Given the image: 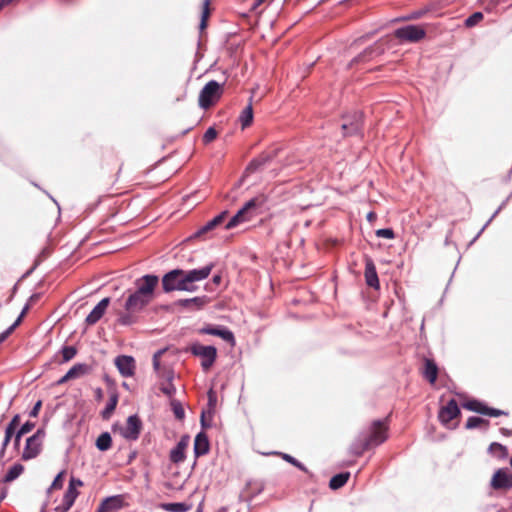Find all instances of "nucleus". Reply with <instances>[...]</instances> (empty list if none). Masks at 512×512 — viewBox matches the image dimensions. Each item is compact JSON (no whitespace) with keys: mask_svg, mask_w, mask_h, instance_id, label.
Returning a JSON list of instances; mask_svg holds the SVG:
<instances>
[{"mask_svg":"<svg viewBox=\"0 0 512 512\" xmlns=\"http://www.w3.org/2000/svg\"><path fill=\"white\" fill-rule=\"evenodd\" d=\"M377 237L393 239L395 238V233L391 228L378 229L376 232Z\"/></svg>","mask_w":512,"mask_h":512,"instance_id":"47","label":"nucleus"},{"mask_svg":"<svg viewBox=\"0 0 512 512\" xmlns=\"http://www.w3.org/2000/svg\"><path fill=\"white\" fill-rule=\"evenodd\" d=\"M462 407L469 411H473V412H476V413H479L482 415H487L490 417H499V416H507L508 415V412H506V411L488 407L484 403H482L478 400H475V399L464 402L462 404Z\"/></svg>","mask_w":512,"mask_h":512,"instance_id":"11","label":"nucleus"},{"mask_svg":"<svg viewBox=\"0 0 512 512\" xmlns=\"http://www.w3.org/2000/svg\"><path fill=\"white\" fill-rule=\"evenodd\" d=\"M11 1H12V0H1V1H0V9H1L4 5L8 4V3H9V2H11Z\"/></svg>","mask_w":512,"mask_h":512,"instance_id":"60","label":"nucleus"},{"mask_svg":"<svg viewBox=\"0 0 512 512\" xmlns=\"http://www.w3.org/2000/svg\"><path fill=\"white\" fill-rule=\"evenodd\" d=\"M159 278L156 275L147 274L140 278H137L134 282L135 290L139 295L144 296L150 301H153L155 297V290L158 287Z\"/></svg>","mask_w":512,"mask_h":512,"instance_id":"8","label":"nucleus"},{"mask_svg":"<svg viewBox=\"0 0 512 512\" xmlns=\"http://www.w3.org/2000/svg\"><path fill=\"white\" fill-rule=\"evenodd\" d=\"M488 426H489L488 420L480 418V417H474V416L469 417L465 424V427L467 429H474V428H478V427H483L486 429Z\"/></svg>","mask_w":512,"mask_h":512,"instance_id":"38","label":"nucleus"},{"mask_svg":"<svg viewBox=\"0 0 512 512\" xmlns=\"http://www.w3.org/2000/svg\"><path fill=\"white\" fill-rule=\"evenodd\" d=\"M500 432L505 436H512V430H509L507 428H501Z\"/></svg>","mask_w":512,"mask_h":512,"instance_id":"58","label":"nucleus"},{"mask_svg":"<svg viewBox=\"0 0 512 512\" xmlns=\"http://www.w3.org/2000/svg\"><path fill=\"white\" fill-rule=\"evenodd\" d=\"M124 506V497L122 495H115L104 499L98 506L96 512H117Z\"/></svg>","mask_w":512,"mask_h":512,"instance_id":"19","label":"nucleus"},{"mask_svg":"<svg viewBox=\"0 0 512 512\" xmlns=\"http://www.w3.org/2000/svg\"><path fill=\"white\" fill-rule=\"evenodd\" d=\"M83 485V482L80 479L71 478L69 481L68 487H72L73 489L77 490V487H81Z\"/></svg>","mask_w":512,"mask_h":512,"instance_id":"52","label":"nucleus"},{"mask_svg":"<svg viewBox=\"0 0 512 512\" xmlns=\"http://www.w3.org/2000/svg\"><path fill=\"white\" fill-rule=\"evenodd\" d=\"M89 372V367L86 364H75L68 372L62 376L57 382V385H62L70 380L80 378Z\"/></svg>","mask_w":512,"mask_h":512,"instance_id":"24","label":"nucleus"},{"mask_svg":"<svg viewBox=\"0 0 512 512\" xmlns=\"http://www.w3.org/2000/svg\"><path fill=\"white\" fill-rule=\"evenodd\" d=\"M223 94V85L211 80L200 91L198 104L202 109L215 105Z\"/></svg>","mask_w":512,"mask_h":512,"instance_id":"6","label":"nucleus"},{"mask_svg":"<svg viewBox=\"0 0 512 512\" xmlns=\"http://www.w3.org/2000/svg\"><path fill=\"white\" fill-rule=\"evenodd\" d=\"M227 213H228L227 211H224L221 214H219L218 216L214 217L212 220L208 221L201 229L198 230V232L195 234V236L199 237V236L213 230L216 226L220 225L224 221Z\"/></svg>","mask_w":512,"mask_h":512,"instance_id":"31","label":"nucleus"},{"mask_svg":"<svg viewBox=\"0 0 512 512\" xmlns=\"http://www.w3.org/2000/svg\"><path fill=\"white\" fill-rule=\"evenodd\" d=\"M213 268L211 263L200 269H173L162 277V288L166 293L175 290L194 292L197 290L195 283L206 279Z\"/></svg>","mask_w":512,"mask_h":512,"instance_id":"1","label":"nucleus"},{"mask_svg":"<svg viewBox=\"0 0 512 512\" xmlns=\"http://www.w3.org/2000/svg\"><path fill=\"white\" fill-rule=\"evenodd\" d=\"M19 424H20V415L17 414L12 418V420L10 421V423L7 425V427L5 429V438H4V441L2 444L1 453L4 452L6 446L10 442V440H11L12 436L14 435L15 430L19 426Z\"/></svg>","mask_w":512,"mask_h":512,"instance_id":"30","label":"nucleus"},{"mask_svg":"<svg viewBox=\"0 0 512 512\" xmlns=\"http://www.w3.org/2000/svg\"><path fill=\"white\" fill-rule=\"evenodd\" d=\"M210 14H211L210 0H204L201 21H200V25H199V28L201 31L206 29L207 21H208V18L210 17Z\"/></svg>","mask_w":512,"mask_h":512,"instance_id":"39","label":"nucleus"},{"mask_svg":"<svg viewBox=\"0 0 512 512\" xmlns=\"http://www.w3.org/2000/svg\"><path fill=\"white\" fill-rule=\"evenodd\" d=\"M197 512H201L200 510H198Z\"/></svg>","mask_w":512,"mask_h":512,"instance_id":"62","label":"nucleus"},{"mask_svg":"<svg viewBox=\"0 0 512 512\" xmlns=\"http://www.w3.org/2000/svg\"><path fill=\"white\" fill-rule=\"evenodd\" d=\"M114 363L123 377H132L135 374L136 364L132 356L120 355L115 358Z\"/></svg>","mask_w":512,"mask_h":512,"instance_id":"16","label":"nucleus"},{"mask_svg":"<svg viewBox=\"0 0 512 512\" xmlns=\"http://www.w3.org/2000/svg\"><path fill=\"white\" fill-rule=\"evenodd\" d=\"M264 490V483L260 480H251L247 483L244 495L247 500H251Z\"/></svg>","mask_w":512,"mask_h":512,"instance_id":"29","label":"nucleus"},{"mask_svg":"<svg viewBox=\"0 0 512 512\" xmlns=\"http://www.w3.org/2000/svg\"><path fill=\"white\" fill-rule=\"evenodd\" d=\"M494 490H509L512 488V473L507 469H498L495 471L490 482Z\"/></svg>","mask_w":512,"mask_h":512,"instance_id":"13","label":"nucleus"},{"mask_svg":"<svg viewBox=\"0 0 512 512\" xmlns=\"http://www.w3.org/2000/svg\"><path fill=\"white\" fill-rule=\"evenodd\" d=\"M267 198L264 194H259L250 199L245 205L229 220L225 228L232 229L239 224L251 221L259 214L260 208L266 203Z\"/></svg>","mask_w":512,"mask_h":512,"instance_id":"4","label":"nucleus"},{"mask_svg":"<svg viewBox=\"0 0 512 512\" xmlns=\"http://www.w3.org/2000/svg\"><path fill=\"white\" fill-rule=\"evenodd\" d=\"M109 303L110 299L108 297L103 298L86 317V324L89 326L96 324L103 317Z\"/></svg>","mask_w":512,"mask_h":512,"instance_id":"23","label":"nucleus"},{"mask_svg":"<svg viewBox=\"0 0 512 512\" xmlns=\"http://www.w3.org/2000/svg\"><path fill=\"white\" fill-rule=\"evenodd\" d=\"M22 436H23V435H20V433H18V432L15 434V439H14V446H15V448H18V447H19V445H20V440H21V437H22Z\"/></svg>","mask_w":512,"mask_h":512,"instance_id":"56","label":"nucleus"},{"mask_svg":"<svg viewBox=\"0 0 512 512\" xmlns=\"http://www.w3.org/2000/svg\"><path fill=\"white\" fill-rule=\"evenodd\" d=\"M45 436V430L40 428L35 434L26 439V444L21 455L22 460L28 461L34 459L41 453Z\"/></svg>","mask_w":512,"mask_h":512,"instance_id":"7","label":"nucleus"},{"mask_svg":"<svg viewBox=\"0 0 512 512\" xmlns=\"http://www.w3.org/2000/svg\"><path fill=\"white\" fill-rule=\"evenodd\" d=\"M222 281V276L220 274H216L213 276L212 278V282L215 284V285H219Z\"/></svg>","mask_w":512,"mask_h":512,"instance_id":"55","label":"nucleus"},{"mask_svg":"<svg viewBox=\"0 0 512 512\" xmlns=\"http://www.w3.org/2000/svg\"><path fill=\"white\" fill-rule=\"evenodd\" d=\"M438 366L433 359L424 358L422 376L430 383L435 384L438 377Z\"/></svg>","mask_w":512,"mask_h":512,"instance_id":"25","label":"nucleus"},{"mask_svg":"<svg viewBox=\"0 0 512 512\" xmlns=\"http://www.w3.org/2000/svg\"><path fill=\"white\" fill-rule=\"evenodd\" d=\"M362 118L363 115L361 112H354L351 116L344 117V122L342 124L344 136L359 133L362 128Z\"/></svg>","mask_w":512,"mask_h":512,"instance_id":"14","label":"nucleus"},{"mask_svg":"<svg viewBox=\"0 0 512 512\" xmlns=\"http://www.w3.org/2000/svg\"><path fill=\"white\" fill-rule=\"evenodd\" d=\"M190 350L193 355L202 358L201 366L205 371H208L212 367L217 357V350L214 346L194 344L191 346Z\"/></svg>","mask_w":512,"mask_h":512,"instance_id":"9","label":"nucleus"},{"mask_svg":"<svg viewBox=\"0 0 512 512\" xmlns=\"http://www.w3.org/2000/svg\"><path fill=\"white\" fill-rule=\"evenodd\" d=\"M192 302H198L199 304H206V297H194L191 299H181L178 301V304L183 307L192 306Z\"/></svg>","mask_w":512,"mask_h":512,"instance_id":"45","label":"nucleus"},{"mask_svg":"<svg viewBox=\"0 0 512 512\" xmlns=\"http://www.w3.org/2000/svg\"><path fill=\"white\" fill-rule=\"evenodd\" d=\"M61 354L62 362H68L76 356L77 349L74 346H64L61 350Z\"/></svg>","mask_w":512,"mask_h":512,"instance_id":"41","label":"nucleus"},{"mask_svg":"<svg viewBox=\"0 0 512 512\" xmlns=\"http://www.w3.org/2000/svg\"><path fill=\"white\" fill-rule=\"evenodd\" d=\"M266 0H255V4H254V8L260 6L261 4H263Z\"/></svg>","mask_w":512,"mask_h":512,"instance_id":"59","label":"nucleus"},{"mask_svg":"<svg viewBox=\"0 0 512 512\" xmlns=\"http://www.w3.org/2000/svg\"><path fill=\"white\" fill-rule=\"evenodd\" d=\"M252 97L250 98L249 104L243 109L240 115V122L242 129L249 127L253 121V107H252Z\"/></svg>","mask_w":512,"mask_h":512,"instance_id":"34","label":"nucleus"},{"mask_svg":"<svg viewBox=\"0 0 512 512\" xmlns=\"http://www.w3.org/2000/svg\"><path fill=\"white\" fill-rule=\"evenodd\" d=\"M165 353V350H158L153 355V368L157 375L164 380V382L160 385V390L162 393L171 397L176 392V388L172 383L174 373L170 368L162 367L160 364V358Z\"/></svg>","mask_w":512,"mask_h":512,"instance_id":"5","label":"nucleus"},{"mask_svg":"<svg viewBox=\"0 0 512 512\" xmlns=\"http://www.w3.org/2000/svg\"><path fill=\"white\" fill-rule=\"evenodd\" d=\"M112 446V438L108 432H104L100 434V436L96 440V447L100 451H107Z\"/></svg>","mask_w":512,"mask_h":512,"instance_id":"37","label":"nucleus"},{"mask_svg":"<svg viewBox=\"0 0 512 512\" xmlns=\"http://www.w3.org/2000/svg\"><path fill=\"white\" fill-rule=\"evenodd\" d=\"M349 478H350L349 472H343V473L336 474L330 479L329 487L332 490H337V489L343 487L347 483Z\"/></svg>","mask_w":512,"mask_h":512,"instance_id":"35","label":"nucleus"},{"mask_svg":"<svg viewBox=\"0 0 512 512\" xmlns=\"http://www.w3.org/2000/svg\"><path fill=\"white\" fill-rule=\"evenodd\" d=\"M117 404H118V393L116 392V390H113L110 394L109 402L107 403L105 409L101 413L102 418L105 420L109 419L111 417V415L113 414V412L115 411Z\"/></svg>","mask_w":512,"mask_h":512,"instance_id":"32","label":"nucleus"},{"mask_svg":"<svg viewBox=\"0 0 512 512\" xmlns=\"http://www.w3.org/2000/svg\"><path fill=\"white\" fill-rule=\"evenodd\" d=\"M207 414H208V413H206L205 411H203V412L201 413V425H202V427H203V428H208V427H210V426H211V424H210V423H208V422H207V420H206V415H207Z\"/></svg>","mask_w":512,"mask_h":512,"instance_id":"53","label":"nucleus"},{"mask_svg":"<svg viewBox=\"0 0 512 512\" xmlns=\"http://www.w3.org/2000/svg\"><path fill=\"white\" fill-rule=\"evenodd\" d=\"M64 476H65V471H61L60 473H58V475L55 477L54 481L52 482L51 486L48 489L49 493L52 490L61 489L63 487Z\"/></svg>","mask_w":512,"mask_h":512,"instance_id":"44","label":"nucleus"},{"mask_svg":"<svg viewBox=\"0 0 512 512\" xmlns=\"http://www.w3.org/2000/svg\"><path fill=\"white\" fill-rule=\"evenodd\" d=\"M461 415L460 409L455 399L448 401L447 405L441 407L438 418L442 424L448 425L453 419Z\"/></svg>","mask_w":512,"mask_h":512,"instance_id":"15","label":"nucleus"},{"mask_svg":"<svg viewBox=\"0 0 512 512\" xmlns=\"http://www.w3.org/2000/svg\"><path fill=\"white\" fill-rule=\"evenodd\" d=\"M172 411L178 420H182L185 417V411L181 403L177 400L171 401Z\"/></svg>","mask_w":512,"mask_h":512,"instance_id":"42","label":"nucleus"},{"mask_svg":"<svg viewBox=\"0 0 512 512\" xmlns=\"http://www.w3.org/2000/svg\"><path fill=\"white\" fill-rule=\"evenodd\" d=\"M278 154V149H272L262 152L259 156L252 159L245 169V175L261 170L267 163L271 162Z\"/></svg>","mask_w":512,"mask_h":512,"instance_id":"12","label":"nucleus"},{"mask_svg":"<svg viewBox=\"0 0 512 512\" xmlns=\"http://www.w3.org/2000/svg\"><path fill=\"white\" fill-rule=\"evenodd\" d=\"M23 471L24 466L22 464H15L8 470L3 480L0 482V503L6 498L8 493V488L4 484L12 482L18 478Z\"/></svg>","mask_w":512,"mask_h":512,"instance_id":"18","label":"nucleus"},{"mask_svg":"<svg viewBox=\"0 0 512 512\" xmlns=\"http://www.w3.org/2000/svg\"><path fill=\"white\" fill-rule=\"evenodd\" d=\"M376 218H377V215H376V213H374V212H369V213L367 214V220H368L369 222H373V221H375V220H376Z\"/></svg>","mask_w":512,"mask_h":512,"instance_id":"57","label":"nucleus"},{"mask_svg":"<svg viewBox=\"0 0 512 512\" xmlns=\"http://www.w3.org/2000/svg\"><path fill=\"white\" fill-rule=\"evenodd\" d=\"M152 301L148 300L136 292H130L123 304V309L117 312L118 323L121 325H131L137 321L138 315Z\"/></svg>","mask_w":512,"mask_h":512,"instance_id":"3","label":"nucleus"},{"mask_svg":"<svg viewBox=\"0 0 512 512\" xmlns=\"http://www.w3.org/2000/svg\"><path fill=\"white\" fill-rule=\"evenodd\" d=\"M41 406H42V402L40 400L37 401L36 404L34 405V407L32 408V410L30 411V416L37 417L39 414V411L41 409Z\"/></svg>","mask_w":512,"mask_h":512,"instance_id":"51","label":"nucleus"},{"mask_svg":"<svg viewBox=\"0 0 512 512\" xmlns=\"http://www.w3.org/2000/svg\"><path fill=\"white\" fill-rule=\"evenodd\" d=\"M388 418L372 422L368 435L354 446V455L361 456L365 451L379 446L388 439Z\"/></svg>","mask_w":512,"mask_h":512,"instance_id":"2","label":"nucleus"},{"mask_svg":"<svg viewBox=\"0 0 512 512\" xmlns=\"http://www.w3.org/2000/svg\"><path fill=\"white\" fill-rule=\"evenodd\" d=\"M95 398H96V400H98V401H101V400H102V398H103V391H102V389H101V388H97V389L95 390Z\"/></svg>","mask_w":512,"mask_h":512,"instance_id":"54","label":"nucleus"},{"mask_svg":"<svg viewBox=\"0 0 512 512\" xmlns=\"http://www.w3.org/2000/svg\"><path fill=\"white\" fill-rule=\"evenodd\" d=\"M190 438L188 435H183L180 441L177 443L170 452V461L178 464L185 460V450L189 445Z\"/></svg>","mask_w":512,"mask_h":512,"instance_id":"21","label":"nucleus"},{"mask_svg":"<svg viewBox=\"0 0 512 512\" xmlns=\"http://www.w3.org/2000/svg\"><path fill=\"white\" fill-rule=\"evenodd\" d=\"M210 444L207 435L200 432L194 440V453L196 457L203 456L209 452Z\"/></svg>","mask_w":512,"mask_h":512,"instance_id":"28","label":"nucleus"},{"mask_svg":"<svg viewBox=\"0 0 512 512\" xmlns=\"http://www.w3.org/2000/svg\"><path fill=\"white\" fill-rule=\"evenodd\" d=\"M142 423L137 415H131L126 421L125 427L121 430V434L128 440H136L139 437Z\"/></svg>","mask_w":512,"mask_h":512,"instance_id":"17","label":"nucleus"},{"mask_svg":"<svg viewBox=\"0 0 512 512\" xmlns=\"http://www.w3.org/2000/svg\"><path fill=\"white\" fill-rule=\"evenodd\" d=\"M365 281L369 287L378 289L380 287L377 271L373 260L366 256L365 257Z\"/></svg>","mask_w":512,"mask_h":512,"instance_id":"20","label":"nucleus"},{"mask_svg":"<svg viewBox=\"0 0 512 512\" xmlns=\"http://www.w3.org/2000/svg\"><path fill=\"white\" fill-rule=\"evenodd\" d=\"M34 427H35V423L27 421L26 423H24L21 426V428L17 432L20 433V435H25V434L29 433L30 431H32Z\"/></svg>","mask_w":512,"mask_h":512,"instance_id":"50","label":"nucleus"},{"mask_svg":"<svg viewBox=\"0 0 512 512\" xmlns=\"http://www.w3.org/2000/svg\"><path fill=\"white\" fill-rule=\"evenodd\" d=\"M282 458L289 462L290 464L294 465L295 467L301 469V470H305V467L303 466L302 463H300L297 459H295L294 457H292L291 455L289 454H281Z\"/></svg>","mask_w":512,"mask_h":512,"instance_id":"48","label":"nucleus"},{"mask_svg":"<svg viewBox=\"0 0 512 512\" xmlns=\"http://www.w3.org/2000/svg\"><path fill=\"white\" fill-rule=\"evenodd\" d=\"M426 35L423 27L418 25H407L395 30L394 36L400 41L418 42Z\"/></svg>","mask_w":512,"mask_h":512,"instance_id":"10","label":"nucleus"},{"mask_svg":"<svg viewBox=\"0 0 512 512\" xmlns=\"http://www.w3.org/2000/svg\"><path fill=\"white\" fill-rule=\"evenodd\" d=\"M205 304H199L198 302H192V306H195L197 309H200L204 306Z\"/></svg>","mask_w":512,"mask_h":512,"instance_id":"61","label":"nucleus"},{"mask_svg":"<svg viewBox=\"0 0 512 512\" xmlns=\"http://www.w3.org/2000/svg\"><path fill=\"white\" fill-rule=\"evenodd\" d=\"M78 495L79 492L76 489L68 487L63 496L62 502L58 506H56L55 511L68 512L70 508L73 506Z\"/></svg>","mask_w":512,"mask_h":512,"instance_id":"27","label":"nucleus"},{"mask_svg":"<svg viewBox=\"0 0 512 512\" xmlns=\"http://www.w3.org/2000/svg\"><path fill=\"white\" fill-rule=\"evenodd\" d=\"M208 398H209V401H208L209 411L207 413H208L209 417L212 418V410L215 408V404H216V397L212 390L209 391Z\"/></svg>","mask_w":512,"mask_h":512,"instance_id":"49","label":"nucleus"},{"mask_svg":"<svg viewBox=\"0 0 512 512\" xmlns=\"http://www.w3.org/2000/svg\"><path fill=\"white\" fill-rule=\"evenodd\" d=\"M483 14L481 12H475L465 20L466 27H473L483 20Z\"/></svg>","mask_w":512,"mask_h":512,"instance_id":"43","label":"nucleus"},{"mask_svg":"<svg viewBox=\"0 0 512 512\" xmlns=\"http://www.w3.org/2000/svg\"><path fill=\"white\" fill-rule=\"evenodd\" d=\"M385 49L382 44L375 43L374 45L366 48L361 54L352 60L353 63L368 62L374 57L380 56L384 53Z\"/></svg>","mask_w":512,"mask_h":512,"instance_id":"22","label":"nucleus"},{"mask_svg":"<svg viewBox=\"0 0 512 512\" xmlns=\"http://www.w3.org/2000/svg\"><path fill=\"white\" fill-rule=\"evenodd\" d=\"M488 452L498 459H506L508 457V448L498 442L491 443L488 447Z\"/></svg>","mask_w":512,"mask_h":512,"instance_id":"33","label":"nucleus"},{"mask_svg":"<svg viewBox=\"0 0 512 512\" xmlns=\"http://www.w3.org/2000/svg\"><path fill=\"white\" fill-rule=\"evenodd\" d=\"M160 508L168 512H187L191 510L192 505L187 503H162Z\"/></svg>","mask_w":512,"mask_h":512,"instance_id":"36","label":"nucleus"},{"mask_svg":"<svg viewBox=\"0 0 512 512\" xmlns=\"http://www.w3.org/2000/svg\"><path fill=\"white\" fill-rule=\"evenodd\" d=\"M217 135H218V133L215 130V128L210 127L204 133L202 141L204 144H209L217 138Z\"/></svg>","mask_w":512,"mask_h":512,"instance_id":"46","label":"nucleus"},{"mask_svg":"<svg viewBox=\"0 0 512 512\" xmlns=\"http://www.w3.org/2000/svg\"><path fill=\"white\" fill-rule=\"evenodd\" d=\"M201 334H208L213 336H218L225 340L226 342L230 343L232 346L235 344V337L233 333L228 329H220L217 327H211L207 326L200 330Z\"/></svg>","mask_w":512,"mask_h":512,"instance_id":"26","label":"nucleus"},{"mask_svg":"<svg viewBox=\"0 0 512 512\" xmlns=\"http://www.w3.org/2000/svg\"><path fill=\"white\" fill-rule=\"evenodd\" d=\"M28 311V306H25L23 311L21 312L20 316L17 318V320L3 333L0 334V343L3 342L13 331L14 329L21 323L22 318Z\"/></svg>","mask_w":512,"mask_h":512,"instance_id":"40","label":"nucleus"}]
</instances>
